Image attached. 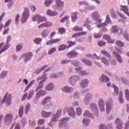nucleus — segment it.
I'll return each instance as SVG.
<instances>
[{"mask_svg": "<svg viewBox=\"0 0 129 129\" xmlns=\"http://www.w3.org/2000/svg\"><path fill=\"white\" fill-rule=\"evenodd\" d=\"M42 105L43 106L44 109L46 110L49 109V108L53 105L52 103V97H51V96L45 97L42 102Z\"/></svg>", "mask_w": 129, "mask_h": 129, "instance_id": "obj_1", "label": "nucleus"}, {"mask_svg": "<svg viewBox=\"0 0 129 129\" xmlns=\"http://www.w3.org/2000/svg\"><path fill=\"white\" fill-rule=\"evenodd\" d=\"M5 102H6V105H7V106L12 104V95L11 94L6 93L3 101L0 100V106L3 105Z\"/></svg>", "mask_w": 129, "mask_h": 129, "instance_id": "obj_2", "label": "nucleus"}, {"mask_svg": "<svg viewBox=\"0 0 129 129\" xmlns=\"http://www.w3.org/2000/svg\"><path fill=\"white\" fill-rule=\"evenodd\" d=\"M30 17V13L29 12V9L25 8L24 9V11L23 12L22 17H21V21L22 24H25L27 20L29 19Z\"/></svg>", "mask_w": 129, "mask_h": 129, "instance_id": "obj_3", "label": "nucleus"}, {"mask_svg": "<svg viewBox=\"0 0 129 129\" xmlns=\"http://www.w3.org/2000/svg\"><path fill=\"white\" fill-rule=\"evenodd\" d=\"M36 18H38V24H40V23H42V22H46V21H47V19H46V17H43L42 16H40V15H34L32 17V20L33 21V22H36Z\"/></svg>", "mask_w": 129, "mask_h": 129, "instance_id": "obj_4", "label": "nucleus"}, {"mask_svg": "<svg viewBox=\"0 0 129 129\" xmlns=\"http://www.w3.org/2000/svg\"><path fill=\"white\" fill-rule=\"evenodd\" d=\"M46 78H38L36 79V80L37 81H39L41 80L39 82L38 86L36 88V91H38V90H40V89H42V88H43V86L44 85V82H45V81H46Z\"/></svg>", "mask_w": 129, "mask_h": 129, "instance_id": "obj_5", "label": "nucleus"}, {"mask_svg": "<svg viewBox=\"0 0 129 129\" xmlns=\"http://www.w3.org/2000/svg\"><path fill=\"white\" fill-rule=\"evenodd\" d=\"M33 56V53L32 52H28L27 53H24L22 56V58H24L25 62H28L29 60H31V58Z\"/></svg>", "mask_w": 129, "mask_h": 129, "instance_id": "obj_6", "label": "nucleus"}, {"mask_svg": "<svg viewBox=\"0 0 129 129\" xmlns=\"http://www.w3.org/2000/svg\"><path fill=\"white\" fill-rule=\"evenodd\" d=\"M79 80V77L77 76H73L69 79V82L72 85H75L76 82Z\"/></svg>", "mask_w": 129, "mask_h": 129, "instance_id": "obj_7", "label": "nucleus"}, {"mask_svg": "<svg viewBox=\"0 0 129 129\" xmlns=\"http://www.w3.org/2000/svg\"><path fill=\"white\" fill-rule=\"evenodd\" d=\"M67 56H68V58L72 59L73 58L77 57V56H78V53L76 52L75 50H74L72 51L68 52L67 54Z\"/></svg>", "mask_w": 129, "mask_h": 129, "instance_id": "obj_8", "label": "nucleus"}, {"mask_svg": "<svg viewBox=\"0 0 129 129\" xmlns=\"http://www.w3.org/2000/svg\"><path fill=\"white\" fill-rule=\"evenodd\" d=\"M115 123L117 124L116 128L121 129L122 128V125H123V123L120 119L117 118L115 120Z\"/></svg>", "mask_w": 129, "mask_h": 129, "instance_id": "obj_9", "label": "nucleus"}, {"mask_svg": "<svg viewBox=\"0 0 129 129\" xmlns=\"http://www.w3.org/2000/svg\"><path fill=\"white\" fill-rule=\"evenodd\" d=\"M98 105L101 111H104V110H105V108L104 107V101L102 99L99 100Z\"/></svg>", "mask_w": 129, "mask_h": 129, "instance_id": "obj_10", "label": "nucleus"}, {"mask_svg": "<svg viewBox=\"0 0 129 129\" xmlns=\"http://www.w3.org/2000/svg\"><path fill=\"white\" fill-rule=\"evenodd\" d=\"M103 40H106L108 43H110L111 44H113V43H114V39H111L110 36L107 34L104 35L103 36Z\"/></svg>", "mask_w": 129, "mask_h": 129, "instance_id": "obj_11", "label": "nucleus"}, {"mask_svg": "<svg viewBox=\"0 0 129 129\" xmlns=\"http://www.w3.org/2000/svg\"><path fill=\"white\" fill-rule=\"evenodd\" d=\"M99 80H100V81H101V82H106V83L109 82V81H110V79H109V78H108L107 76H106L104 74L102 75Z\"/></svg>", "mask_w": 129, "mask_h": 129, "instance_id": "obj_12", "label": "nucleus"}, {"mask_svg": "<svg viewBox=\"0 0 129 129\" xmlns=\"http://www.w3.org/2000/svg\"><path fill=\"white\" fill-rule=\"evenodd\" d=\"M111 21H110V18L109 17V15H107L106 16V22L104 23H101L100 25H98L97 27L98 28H101L102 27H105L107 24L106 23H111Z\"/></svg>", "mask_w": 129, "mask_h": 129, "instance_id": "obj_13", "label": "nucleus"}, {"mask_svg": "<svg viewBox=\"0 0 129 129\" xmlns=\"http://www.w3.org/2000/svg\"><path fill=\"white\" fill-rule=\"evenodd\" d=\"M88 83H89V81L87 79L82 80L80 83L81 87H82V88H85V87L88 86Z\"/></svg>", "mask_w": 129, "mask_h": 129, "instance_id": "obj_14", "label": "nucleus"}, {"mask_svg": "<svg viewBox=\"0 0 129 129\" xmlns=\"http://www.w3.org/2000/svg\"><path fill=\"white\" fill-rule=\"evenodd\" d=\"M62 113V110L61 109H59L57 110L56 114L55 115H54L53 118L52 119V121H57L58 117L61 115V114Z\"/></svg>", "mask_w": 129, "mask_h": 129, "instance_id": "obj_15", "label": "nucleus"}, {"mask_svg": "<svg viewBox=\"0 0 129 129\" xmlns=\"http://www.w3.org/2000/svg\"><path fill=\"white\" fill-rule=\"evenodd\" d=\"M49 34H50V30L48 29H44L41 32V36L42 38H47V37L49 36Z\"/></svg>", "mask_w": 129, "mask_h": 129, "instance_id": "obj_16", "label": "nucleus"}, {"mask_svg": "<svg viewBox=\"0 0 129 129\" xmlns=\"http://www.w3.org/2000/svg\"><path fill=\"white\" fill-rule=\"evenodd\" d=\"M47 94V92L45 90H40L36 94V98H39L41 97V96H44V95H46Z\"/></svg>", "mask_w": 129, "mask_h": 129, "instance_id": "obj_17", "label": "nucleus"}, {"mask_svg": "<svg viewBox=\"0 0 129 129\" xmlns=\"http://www.w3.org/2000/svg\"><path fill=\"white\" fill-rule=\"evenodd\" d=\"M62 91H64V92H67V93H71V92H73V88L66 86L61 89Z\"/></svg>", "mask_w": 129, "mask_h": 129, "instance_id": "obj_18", "label": "nucleus"}, {"mask_svg": "<svg viewBox=\"0 0 129 129\" xmlns=\"http://www.w3.org/2000/svg\"><path fill=\"white\" fill-rule=\"evenodd\" d=\"M11 120H13V114H7L4 118V121L5 122H7L8 121H11Z\"/></svg>", "mask_w": 129, "mask_h": 129, "instance_id": "obj_19", "label": "nucleus"}, {"mask_svg": "<svg viewBox=\"0 0 129 129\" xmlns=\"http://www.w3.org/2000/svg\"><path fill=\"white\" fill-rule=\"evenodd\" d=\"M111 31L112 33H117L118 31H120V34H122V30L120 28L117 29L116 26H113L111 29Z\"/></svg>", "mask_w": 129, "mask_h": 129, "instance_id": "obj_20", "label": "nucleus"}, {"mask_svg": "<svg viewBox=\"0 0 129 129\" xmlns=\"http://www.w3.org/2000/svg\"><path fill=\"white\" fill-rule=\"evenodd\" d=\"M46 14L47 15H48V16H50L51 17H54L58 15V12L55 11H52L50 10H48L46 12Z\"/></svg>", "mask_w": 129, "mask_h": 129, "instance_id": "obj_21", "label": "nucleus"}, {"mask_svg": "<svg viewBox=\"0 0 129 129\" xmlns=\"http://www.w3.org/2000/svg\"><path fill=\"white\" fill-rule=\"evenodd\" d=\"M113 54L116 56V58H117L118 62L119 63H122V58H121V56H120V55H119L117 52L113 51Z\"/></svg>", "mask_w": 129, "mask_h": 129, "instance_id": "obj_22", "label": "nucleus"}, {"mask_svg": "<svg viewBox=\"0 0 129 129\" xmlns=\"http://www.w3.org/2000/svg\"><path fill=\"white\" fill-rule=\"evenodd\" d=\"M120 11L121 12H123L124 14H125L126 12H128V7L127 6H120Z\"/></svg>", "mask_w": 129, "mask_h": 129, "instance_id": "obj_23", "label": "nucleus"}, {"mask_svg": "<svg viewBox=\"0 0 129 129\" xmlns=\"http://www.w3.org/2000/svg\"><path fill=\"white\" fill-rule=\"evenodd\" d=\"M51 114H52L51 112H47L45 111H42L41 112V115L43 117H49L50 116Z\"/></svg>", "mask_w": 129, "mask_h": 129, "instance_id": "obj_24", "label": "nucleus"}, {"mask_svg": "<svg viewBox=\"0 0 129 129\" xmlns=\"http://www.w3.org/2000/svg\"><path fill=\"white\" fill-rule=\"evenodd\" d=\"M68 113L70 116H75V111L74 110V109L72 107L69 108L68 109Z\"/></svg>", "mask_w": 129, "mask_h": 129, "instance_id": "obj_25", "label": "nucleus"}, {"mask_svg": "<svg viewBox=\"0 0 129 129\" xmlns=\"http://www.w3.org/2000/svg\"><path fill=\"white\" fill-rule=\"evenodd\" d=\"M111 106H112V105L109 103H106V111L107 113H110V111H111Z\"/></svg>", "mask_w": 129, "mask_h": 129, "instance_id": "obj_26", "label": "nucleus"}, {"mask_svg": "<svg viewBox=\"0 0 129 129\" xmlns=\"http://www.w3.org/2000/svg\"><path fill=\"white\" fill-rule=\"evenodd\" d=\"M45 89L47 91L53 90V89H54V85L52 83L47 85L45 87Z\"/></svg>", "mask_w": 129, "mask_h": 129, "instance_id": "obj_27", "label": "nucleus"}, {"mask_svg": "<svg viewBox=\"0 0 129 129\" xmlns=\"http://www.w3.org/2000/svg\"><path fill=\"white\" fill-rule=\"evenodd\" d=\"M73 31L75 32H81L83 31V28L82 27L75 26L73 28Z\"/></svg>", "mask_w": 129, "mask_h": 129, "instance_id": "obj_28", "label": "nucleus"}, {"mask_svg": "<svg viewBox=\"0 0 129 129\" xmlns=\"http://www.w3.org/2000/svg\"><path fill=\"white\" fill-rule=\"evenodd\" d=\"M91 109H92V111L94 112H98V108H97V106L96 104L91 105Z\"/></svg>", "mask_w": 129, "mask_h": 129, "instance_id": "obj_29", "label": "nucleus"}, {"mask_svg": "<svg viewBox=\"0 0 129 129\" xmlns=\"http://www.w3.org/2000/svg\"><path fill=\"white\" fill-rule=\"evenodd\" d=\"M24 114V106L21 105L19 110V114L20 117L23 116V114Z\"/></svg>", "mask_w": 129, "mask_h": 129, "instance_id": "obj_30", "label": "nucleus"}, {"mask_svg": "<svg viewBox=\"0 0 129 129\" xmlns=\"http://www.w3.org/2000/svg\"><path fill=\"white\" fill-rule=\"evenodd\" d=\"M67 44H69V46H68L67 49H69V48H71L72 46H75V45H76V42L68 41H67Z\"/></svg>", "mask_w": 129, "mask_h": 129, "instance_id": "obj_31", "label": "nucleus"}, {"mask_svg": "<svg viewBox=\"0 0 129 129\" xmlns=\"http://www.w3.org/2000/svg\"><path fill=\"white\" fill-rule=\"evenodd\" d=\"M82 62H84L86 65H88V66H91L92 65V62L89 60L86 59L85 58H83L82 59Z\"/></svg>", "mask_w": 129, "mask_h": 129, "instance_id": "obj_32", "label": "nucleus"}, {"mask_svg": "<svg viewBox=\"0 0 129 129\" xmlns=\"http://www.w3.org/2000/svg\"><path fill=\"white\" fill-rule=\"evenodd\" d=\"M72 19L73 22H76V20L78 19L77 12H74L72 14Z\"/></svg>", "mask_w": 129, "mask_h": 129, "instance_id": "obj_33", "label": "nucleus"}, {"mask_svg": "<svg viewBox=\"0 0 129 129\" xmlns=\"http://www.w3.org/2000/svg\"><path fill=\"white\" fill-rule=\"evenodd\" d=\"M53 0H45L44 2V5L45 7H49V6H51L52 4H53Z\"/></svg>", "mask_w": 129, "mask_h": 129, "instance_id": "obj_34", "label": "nucleus"}, {"mask_svg": "<svg viewBox=\"0 0 129 129\" xmlns=\"http://www.w3.org/2000/svg\"><path fill=\"white\" fill-rule=\"evenodd\" d=\"M123 97V93L122 92H120L119 95V101L120 103H123V98H122Z\"/></svg>", "mask_w": 129, "mask_h": 129, "instance_id": "obj_35", "label": "nucleus"}, {"mask_svg": "<svg viewBox=\"0 0 129 129\" xmlns=\"http://www.w3.org/2000/svg\"><path fill=\"white\" fill-rule=\"evenodd\" d=\"M42 40L43 39L41 38H36L34 39V42L35 44H37V45H39V44H41V42H42Z\"/></svg>", "mask_w": 129, "mask_h": 129, "instance_id": "obj_36", "label": "nucleus"}, {"mask_svg": "<svg viewBox=\"0 0 129 129\" xmlns=\"http://www.w3.org/2000/svg\"><path fill=\"white\" fill-rule=\"evenodd\" d=\"M84 116H87V117H93L92 114L89 113V111L88 110L85 111Z\"/></svg>", "mask_w": 129, "mask_h": 129, "instance_id": "obj_37", "label": "nucleus"}, {"mask_svg": "<svg viewBox=\"0 0 129 129\" xmlns=\"http://www.w3.org/2000/svg\"><path fill=\"white\" fill-rule=\"evenodd\" d=\"M34 83H35L34 80H33L31 82H30V83L28 85V86L25 88V90H24V92H26V91H27L29 89V88H30V87H31V86H32V85H33V84Z\"/></svg>", "mask_w": 129, "mask_h": 129, "instance_id": "obj_38", "label": "nucleus"}, {"mask_svg": "<svg viewBox=\"0 0 129 129\" xmlns=\"http://www.w3.org/2000/svg\"><path fill=\"white\" fill-rule=\"evenodd\" d=\"M125 97L126 100L129 101V90L128 89H126L124 91Z\"/></svg>", "mask_w": 129, "mask_h": 129, "instance_id": "obj_39", "label": "nucleus"}, {"mask_svg": "<svg viewBox=\"0 0 129 129\" xmlns=\"http://www.w3.org/2000/svg\"><path fill=\"white\" fill-rule=\"evenodd\" d=\"M56 4H57L58 7H61V8L64 7V3L60 0H56Z\"/></svg>", "mask_w": 129, "mask_h": 129, "instance_id": "obj_40", "label": "nucleus"}, {"mask_svg": "<svg viewBox=\"0 0 129 129\" xmlns=\"http://www.w3.org/2000/svg\"><path fill=\"white\" fill-rule=\"evenodd\" d=\"M58 34L62 35V34H64L66 33V30L64 28H60L58 29Z\"/></svg>", "mask_w": 129, "mask_h": 129, "instance_id": "obj_41", "label": "nucleus"}, {"mask_svg": "<svg viewBox=\"0 0 129 129\" xmlns=\"http://www.w3.org/2000/svg\"><path fill=\"white\" fill-rule=\"evenodd\" d=\"M66 49V45L61 44L58 46V51H64Z\"/></svg>", "mask_w": 129, "mask_h": 129, "instance_id": "obj_42", "label": "nucleus"}, {"mask_svg": "<svg viewBox=\"0 0 129 129\" xmlns=\"http://www.w3.org/2000/svg\"><path fill=\"white\" fill-rule=\"evenodd\" d=\"M116 44L117 46H118V47H123V46H124V43L120 40L117 41L116 42Z\"/></svg>", "mask_w": 129, "mask_h": 129, "instance_id": "obj_43", "label": "nucleus"}, {"mask_svg": "<svg viewBox=\"0 0 129 129\" xmlns=\"http://www.w3.org/2000/svg\"><path fill=\"white\" fill-rule=\"evenodd\" d=\"M83 26L84 27H86V28H87V29H88V30H92V28L91 27V26H90V25H89V22H87L86 24H84L83 25Z\"/></svg>", "mask_w": 129, "mask_h": 129, "instance_id": "obj_44", "label": "nucleus"}, {"mask_svg": "<svg viewBox=\"0 0 129 129\" xmlns=\"http://www.w3.org/2000/svg\"><path fill=\"white\" fill-rule=\"evenodd\" d=\"M12 19H9L8 20L6 23L5 24L4 27L5 28H7V27H10V25H11V24H12Z\"/></svg>", "mask_w": 129, "mask_h": 129, "instance_id": "obj_45", "label": "nucleus"}, {"mask_svg": "<svg viewBox=\"0 0 129 129\" xmlns=\"http://www.w3.org/2000/svg\"><path fill=\"white\" fill-rule=\"evenodd\" d=\"M101 53L103 55L106 56V57H107L108 58H110V55L106 50H102Z\"/></svg>", "mask_w": 129, "mask_h": 129, "instance_id": "obj_46", "label": "nucleus"}, {"mask_svg": "<svg viewBox=\"0 0 129 129\" xmlns=\"http://www.w3.org/2000/svg\"><path fill=\"white\" fill-rule=\"evenodd\" d=\"M30 107H31V105L30 103H28L25 106V111L26 114H28V112H29V109H30Z\"/></svg>", "mask_w": 129, "mask_h": 129, "instance_id": "obj_47", "label": "nucleus"}, {"mask_svg": "<svg viewBox=\"0 0 129 129\" xmlns=\"http://www.w3.org/2000/svg\"><path fill=\"white\" fill-rule=\"evenodd\" d=\"M8 74V72L6 71H3L1 74L0 77L1 78H5L6 76H7V75Z\"/></svg>", "mask_w": 129, "mask_h": 129, "instance_id": "obj_48", "label": "nucleus"}, {"mask_svg": "<svg viewBox=\"0 0 129 129\" xmlns=\"http://www.w3.org/2000/svg\"><path fill=\"white\" fill-rule=\"evenodd\" d=\"M98 45H99V46H100V47H104V46L106 45V42H104L102 40H101L98 42Z\"/></svg>", "mask_w": 129, "mask_h": 129, "instance_id": "obj_49", "label": "nucleus"}, {"mask_svg": "<svg viewBox=\"0 0 129 129\" xmlns=\"http://www.w3.org/2000/svg\"><path fill=\"white\" fill-rule=\"evenodd\" d=\"M57 50V49L55 47L52 48L48 51V55H51V54H53V53H54V52H56Z\"/></svg>", "mask_w": 129, "mask_h": 129, "instance_id": "obj_50", "label": "nucleus"}, {"mask_svg": "<svg viewBox=\"0 0 129 129\" xmlns=\"http://www.w3.org/2000/svg\"><path fill=\"white\" fill-rule=\"evenodd\" d=\"M20 14H18L15 17L16 24L18 25L20 22Z\"/></svg>", "mask_w": 129, "mask_h": 129, "instance_id": "obj_51", "label": "nucleus"}, {"mask_svg": "<svg viewBox=\"0 0 129 129\" xmlns=\"http://www.w3.org/2000/svg\"><path fill=\"white\" fill-rule=\"evenodd\" d=\"M101 61L103 63H104V64L106 65L107 66H108V61H107V59H106V58L102 57Z\"/></svg>", "mask_w": 129, "mask_h": 129, "instance_id": "obj_52", "label": "nucleus"}, {"mask_svg": "<svg viewBox=\"0 0 129 129\" xmlns=\"http://www.w3.org/2000/svg\"><path fill=\"white\" fill-rule=\"evenodd\" d=\"M80 74H81L82 76H87L89 74V73L86 71H82L80 72Z\"/></svg>", "mask_w": 129, "mask_h": 129, "instance_id": "obj_53", "label": "nucleus"}, {"mask_svg": "<svg viewBox=\"0 0 129 129\" xmlns=\"http://www.w3.org/2000/svg\"><path fill=\"white\" fill-rule=\"evenodd\" d=\"M34 92H35V91L33 90H31L29 91L28 96V99H30V98H31V97L33 96V95H34Z\"/></svg>", "mask_w": 129, "mask_h": 129, "instance_id": "obj_54", "label": "nucleus"}, {"mask_svg": "<svg viewBox=\"0 0 129 129\" xmlns=\"http://www.w3.org/2000/svg\"><path fill=\"white\" fill-rule=\"evenodd\" d=\"M93 35H94V37L96 38V39H98V38H100V37L102 36V34L98 33H94Z\"/></svg>", "mask_w": 129, "mask_h": 129, "instance_id": "obj_55", "label": "nucleus"}, {"mask_svg": "<svg viewBox=\"0 0 129 129\" xmlns=\"http://www.w3.org/2000/svg\"><path fill=\"white\" fill-rule=\"evenodd\" d=\"M83 122L84 125H88V124H89V122H90V120L86 119L84 118L83 119Z\"/></svg>", "mask_w": 129, "mask_h": 129, "instance_id": "obj_56", "label": "nucleus"}, {"mask_svg": "<svg viewBox=\"0 0 129 129\" xmlns=\"http://www.w3.org/2000/svg\"><path fill=\"white\" fill-rule=\"evenodd\" d=\"M92 17H93V18H99L100 16H99V14H98V12H96L93 13L92 15Z\"/></svg>", "mask_w": 129, "mask_h": 129, "instance_id": "obj_57", "label": "nucleus"}, {"mask_svg": "<svg viewBox=\"0 0 129 129\" xmlns=\"http://www.w3.org/2000/svg\"><path fill=\"white\" fill-rule=\"evenodd\" d=\"M113 87L114 89V92L116 93V95H118V88L116 87V86H115L114 84H113Z\"/></svg>", "mask_w": 129, "mask_h": 129, "instance_id": "obj_58", "label": "nucleus"}, {"mask_svg": "<svg viewBox=\"0 0 129 129\" xmlns=\"http://www.w3.org/2000/svg\"><path fill=\"white\" fill-rule=\"evenodd\" d=\"M76 112L78 115H81V113H82V110H81V108H77L76 109Z\"/></svg>", "mask_w": 129, "mask_h": 129, "instance_id": "obj_59", "label": "nucleus"}, {"mask_svg": "<svg viewBox=\"0 0 129 129\" xmlns=\"http://www.w3.org/2000/svg\"><path fill=\"white\" fill-rule=\"evenodd\" d=\"M69 20V16H66L60 20V23H64L65 21Z\"/></svg>", "mask_w": 129, "mask_h": 129, "instance_id": "obj_60", "label": "nucleus"}, {"mask_svg": "<svg viewBox=\"0 0 129 129\" xmlns=\"http://www.w3.org/2000/svg\"><path fill=\"white\" fill-rule=\"evenodd\" d=\"M23 49V45L22 44H18L16 47L17 51H21Z\"/></svg>", "mask_w": 129, "mask_h": 129, "instance_id": "obj_61", "label": "nucleus"}, {"mask_svg": "<svg viewBox=\"0 0 129 129\" xmlns=\"http://www.w3.org/2000/svg\"><path fill=\"white\" fill-rule=\"evenodd\" d=\"M123 37L125 39V40H126V41H129L128 33L124 32V33L123 34Z\"/></svg>", "mask_w": 129, "mask_h": 129, "instance_id": "obj_62", "label": "nucleus"}, {"mask_svg": "<svg viewBox=\"0 0 129 129\" xmlns=\"http://www.w3.org/2000/svg\"><path fill=\"white\" fill-rule=\"evenodd\" d=\"M52 41L53 42V44H56V43H58V42H60V41H61V38L53 39Z\"/></svg>", "mask_w": 129, "mask_h": 129, "instance_id": "obj_63", "label": "nucleus"}, {"mask_svg": "<svg viewBox=\"0 0 129 129\" xmlns=\"http://www.w3.org/2000/svg\"><path fill=\"white\" fill-rule=\"evenodd\" d=\"M73 64H74V66H80V62L78 61H74L73 62Z\"/></svg>", "mask_w": 129, "mask_h": 129, "instance_id": "obj_64", "label": "nucleus"}]
</instances>
